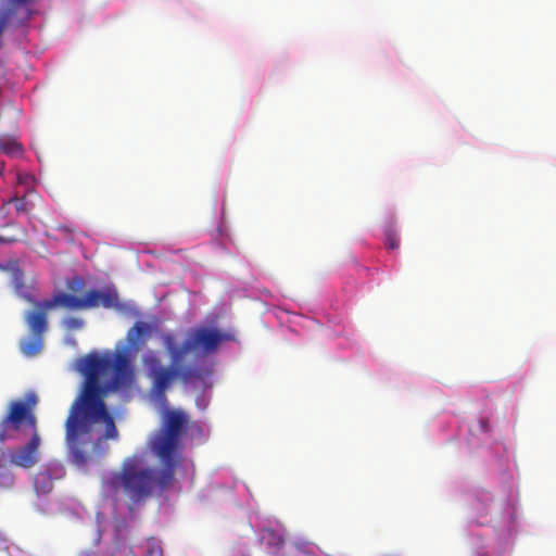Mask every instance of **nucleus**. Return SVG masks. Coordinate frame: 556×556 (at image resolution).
<instances>
[{"label": "nucleus", "instance_id": "obj_1", "mask_svg": "<svg viewBox=\"0 0 556 556\" xmlns=\"http://www.w3.org/2000/svg\"><path fill=\"white\" fill-rule=\"evenodd\" d=\"M76 369L84 376V382L65 422L67 439L75 442L90 434L99 421L105 425L101 440L116 439L118 431L105 397L111 392L131 388L135 382V369L127 351L106 355L89 353L78 359Z\"/></svg>", "mask_w": 556, "mask_h": 556}, {"label": "nucleus", "instance_id": "obj_2", "mask_svg": "<svg viewBox=\"0 0 556 556\" xmlns=\"http://www.w3.org/2000/svg\"><path fill=\"white\" fill-rule=\"evenodd\" d=\"M187 417L182 412L168 410L164 424L151 443L152 452L160 458L163 468L156 472L142 467L139 455L127 457L119 471H114L105 481L106 489L117 494L122 489L129 500V509L152 496L155 489L163 491L174 480L179 462L180 438L186 430Z\"/></svg>", "mask_w": 556, "mask_h": 556}, {"label": "nucleus", "instance_id": "obj_3", "mask_svg": "<svg viewBox=\"0 0 556 556\" xmlns=\"http://www.w3.org/2000/svg\"><path fill=\"white\" fill-rule=\"evenodd\" d=\"M39 397L35 391H28L23 399L12 400L7 412L0 419V443L17 439L23 430H28L30 439L26 444L7 452L0 447V488L11 489L14 485V475L10 465L29 469L40 459L41 437L35 414Z\"/></svg>", "mask_w": 556, "mask_h": 556}, {"label": "nucleus", "instance_id": "obj_4", "mask_svg": "<svg viewBox=\"0 0 556 556\" xmlns=\"http://www.w3.org/2000/svg\"><path fill=\"white\" fill-rule=\"evenodd\" d=\"M31 304L34 308L27 311L24 315L29 337L22 339L20 342V350L27 357L38 355L43 349V337L49 328V311L58 306L70 311H85L98 307L110 309L121 306L118 293L116 289L111 287L89 289L85 291L83 298L66 292H59L51 299L35 300V303Z\"/></svg>", "mask_w": 556, "mask_h": 556}, {"label": "nucleus", "instance_id": "obj_5", "mask_svg": "<svg viewBox=\"0 0 556 556\" xmlns=\"http://www.w3.org/2000/svg\"><path fill=\"white\" fill-rule=\"evenodd\" d=\"M230 339L229 333L223 332L216 327L200 326L187 332L181 345L174 344L170 337H167L165 342L172 363L178 364L189 353H199L204 356L215 353L223 342Z\"/></svg>", "mask_w": 556, "mask_h": 556}, {"label": "nucleus", "instance_id": "obj_6", "mask_svg": "<svg viewBox=\"0 0 556 556\" xmlns=\"http://www.w3.org/2000/svg\"><path fill=\"white\" fill-rule=\"evenodd\" d=\"M142 364L147 370V375L152 380L150 393L160 401L166 400V392L170 388L173 381L177 378L176 367L164 366L162 359L150 352L142 357Z\"/></svg>", "mask_w": 556, "mask_h": 556}, {"label": "nucleus", "instance_id": "obj_7", "mask_svg": "<svg viewBox=\"0 0 556 556\" xmlns=\"http://www.w3.org/2000/svg\"><path fill=\"white\" fill-rule=\"evenodd\" d=\"M148 333V326L143 323H136L127 332V341L129 348H123L121 351H127L129 361L131 362L130 350L138 351L144 343L143 336ZM119 352L117 349L115 352H109L106 354H115ZM132 366V364L130 363Z\"/></svg>", "mask_w": 556, "mask_h": 556}, {"label": "nucleus", "instance_id": "obj_8", "mask_svg": "<svg viewBox=\"0 0 556 556\" xmlns=\"http://www.w3.org/2000/svg\"><path fill=\"white\" fill-rule=\"evenodd\" d=\"M174 365L176 367L177 378H179L185 383L203 381L211 374L208 368H204L198 365L179 366V363Z\"/></svg>", "mask_w": 556, "mask_h": 556}, {"label": "nucleus", "instance_id": "obj_9", "mask_svg": "<svg viewBox=\"0 0 556 556\" xmlns=\"http://www.w3.org/2000/svg\"><path fill=\"white\" fill-rule=\"evenodd\" d=\"M12 283L15 292L28 303H35L34 288L25 283L24 273L21 268H14L12 273Z\"/></svg>", "mask_w": 556, "mask_h": 556}, {"label": "nucleus", "instance_id": "obj_10", "mask_svg": "<svg viewBox=\"0 0 556 556\" xmlns=\"http://www.w3.org/2000/svg\"><path fill=\"white\" fill-rule=\"evenodd\" d=\"M0 152L10 157L21 156L24 153L23 144L11 135L0 136Z\"/></svg>", "mask_w": 556, "mask_h": 556}, {"label": "nucleus", "instance_id": "obj_11", "mask_svg": "<svg viewBox=\"0 0 556 556\" xmlns=\"http://www.w3.org/2000/svg\"><path fill=\"white\" fill-rule=\"evenodd\" d=\"M262 540L271 547H281L285 543V535L281 531L265 528L262 531Z\"/></svg>", "mask_w": 556, "mask_h": 556}, {"label": "nucleus", "instance_id": "obj_12", "mask_svg": "<svg viewBox=\"0 0 556 556\" xmlns=\"http://www.w3.org/2000/svg\"><path fill=\"white\" fill-rule=\"evenodd\" d=\"M11 203L14 204L17 214H28L34 208V203L26 195L13 197L7 202V204Z\"/></svg>", "mask_w": 556, "mask_h": 556}, {"label": "nucleus", "instance_id": "obj_13", "mask_svg": "<svg viewBox=\"0 0 556 556\" xmlns=\"http://www.w3.org/2000/svg\"><path fill=\"white\" fill-rule=\"evenodd\" d=\"M80 438L81 437L77 438L75 440V442H72L66 438V442L71 448V452H72L75 463H77L78 465H84L87 462V457H86L84 451H81L79 448Z\"/></svg>", "mask_w": 556, "mask_h": 556}, {"label": "nucleus", "instance_id": "obj_14", "mask_svg": "<svg viewBox=\"0 0 556 556\" xmlns=\"http://www.w3.org/2000/svg\"><path fill=\"white\" fill-rule=\"evenodd\" d=\"M386 245L391 250H396L400 247V238L393 227H388L384 231Z\"/></svg>", "mask_w": 556, "mask_h": 556}, {"label": "nucleus", "instance_id": "obj_15", "mask_svg": "<svg viewBox=\"0 0 556 556\" xmlns=\"http://www.w3.org/2000/svg\"><path fill=\"white\" fill-rule=\"evenodd\" d=\"M144 556H163L160 543L154 539H149L144 544Z\"/></svg>", "mask_w": 556, "mask_h": 556}, {"label": "nucleus", "instance_id": "obj_16", "mask_svg": "<svg viewBox=\"0 0 556 556\" xmlns=\"http://www.w3.org/2000/svg\"><path fill=\"white\" fill-rule=\"evenodd\" d=\"M85 286H86V282H85L84 278L80 276H75V277L71 278L66 283L67 289L73 293L83 292L85 289Z\"/></svg>", "mask_w": 556, "mask_h": 556}, {"label": "nucleus", "instance_id": "obj_17", "mask_svg": "<svg viewBox=\"0 0 556 556\" xmlns=\"http://www.w3.org/2000/svg\"><path fill=\"white\" fill-rule=\"evenodd\" d=\"M63 326L66 330H80L85 326L84 319L79 317H67L63 320Z\"/></svg>", "mask_w": 556, "mask_h": 556}, {"label": "nucleus", "instance_id": "obj_18", "mask_svg": "<svg viewBox=\"0 0 556 556\" xmlns=\"http://www.w3.org/2000/svg\"><path fill=\"white\" fill-rule=\"evenodd\" d=\"M20 239L14 235H0L1 244H12L17 242Z\"/></svg>", "mask_w": 556, "mask_h": 556}, {"label": "nucleus", "instance_id": "obj_19", "mask_svg": "<svg viewBox=\"0 0 556 556\" xmlns=\"http://www.w3.org/2000/svg\"><path fill=\"white\" fill-rule=\"evenodd\" d=\"M5 227H12V228H16V229H20L22 233H24V229L22 227H20L16 223L12 222V220H9L4 224Z\"/></svg>", "mask_w": 556, "mask_h": 556}, {"label": "nucleus", "instance_id": "obj_20", "mask_svg": "<svg viewBox=\"0 0 556 556\" xmlns=\"http://www.w3.org/2000/svg\"><path fill=\"white\" fill-rule=\"evenodd\" d=\"M58 229L63 231V232H65V233H68V235L72 233V229L68 226H65V225H60L58 227Z\"/></svg>", "mask_w": 556, "mask_h": 556}, {"label": "nucleus", "instance_id": "obj_21", "mask_svg": "<svg viewBox=\"0 0 556 556\" xmlns=\"http://www.w3.org/2000/svg\"><path fill=\"white\" fill-rule=\"evenodd\" d=\"M79 556H96V554L90 551H85V552L80 553Z\"/></svg>", "mask_w": 556, "mask_h": 556}, {"label": "nucleus", "instance_id": "obj_22", "mask_svg": "<svg viewBox=\"0 0 556 556\" xmlns=\"http://www.w3.org/2000/svg\"><path fill=\"white\" fill-rule=\"evenodd\" d=\"M40 478L46 479V478H48V477H47L45 473L40 472V473L38 475V477H37L36 482H37Z\"/></svg>", "mask_w": 556, "mask_h": 556}, {"label": "nucleus", "instance_id": "obj_23", "mask_svg": "<svg viewBox=\"0 0 556 556\" xmlns=\"http://www.w3.org/2000/svg\"><path fill=\"white\" fill-rule=\"evenodd\" d=\"M17 180H18L20 184L24 182V178L22 177L21 174L17 175Z\"/></svg>", "mask_w": 556, "mask_h": 556}, {"label": "nucleus", "instance_id": "obj_24", "mask_svg": "<svg viewBox=\"0 0 556 556\" xmlns=\"http://www.w3.org/2000/svg\"><path fill=\"white\" fill-rule=\"evenodd\" d=\"M0 269H1V270H2V269H4V267H3L1 264H0Z\"/></svg>", "mask_w": 556, "mask_h": 556}]
</instances>
